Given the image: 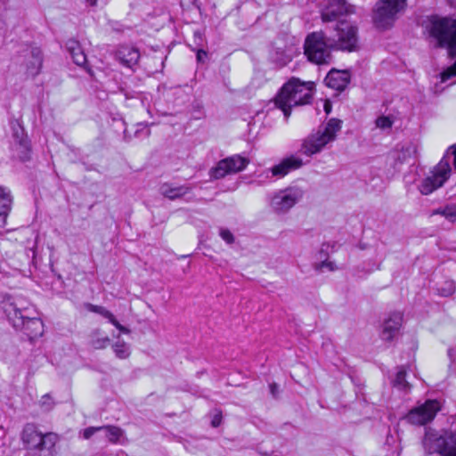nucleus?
Instances as JSON below:
<instances>
[{
	"instance_id": "obj_1",
	"label": "nucleus",
	"mask_w": 456,
	"mask_h": 456,
	"mask_svg": "<svg viewBox=\"0 0 456 456\" xmlns=\"http://www.w3.org/2000/svg\"><path fill=\"white\" fill-rule=\"evenodd\" d=\"M357 41V28L348 21L339 20L332 27V31L326 28L309 34L305 41V54L311 62L328 64L331 61V49L351 52L355 50Z\"/></svg>"
},
{
	"instance_id": "obj_2",
	"label": "nucleus",
	"mask_w": 456,
	"mask_h": 456,
	"mask_svg": "<svg viewBox=\"0 0 456 456\" xmlns=\"http://www.w3.org/2000/svg\"><path fill=\"white\" fill-rule=\"evenodd\" d=\"M0 307L14 330L24 334L29 340L43 335L44 324L39 313L26 298L20 296H4Z\"/></svg>"
},
{
	"instance_id": "obj_3",
	"label": "nucleus",
	"mask_w": 456,
	"mask_h": 456,
	"mask_svg": "<svg viewBox=\"0 0 456 456\" xmlns=\"http://www.w3.org/2000/svg\"><path fill=\"white\" fill-rule=\"evenodd\" d=\"M314 82H302L292 78L286 83L274 99L275 106L281 110L284 117L290 116L291 108L307 104L313 98Z\"/></svg>"
},
{
	"instance_id": "obj_4",
	"label": "nucleus",
	"mask_w": 456,
	"mask_h": 456,
	"mask_svg": "<svg viewBox=\"0 0 456 456\" xmlns=\"http://www.w3.org/2000/svg\"><path fill=\"white\" fill-rule=\"evenodd\" d=\"M341 125V120L330 118L327 123L319 126L302 141L300 152L307 157L321 152L326 145L336 140Z\"/></svg>"
},
{
	"instance_id": "obj_5",
	"label": "nucleus",
	"mask_w": 456,
	"mask_h": 456,
	"mask_svg": "<svg viewBox=\"0 0 456 456\" xmlns=\"http://www.w3.org/2000/svg\"><path fill=\"white\" fill-rule=\"evenodd\" d=\"M422 443L424 449L429 454L456 456V431H436L428 428L426 430Z\"/></svg>"
},
{
	"instance_id": "obj_6",
	"label": "nucleus",
	"mask_w": 456,
	"mask_h": 456,
	"mask_svg": "<svg viewBox=\"0 0 456 456\" xmlns=\"http://www.w3.org/2000/svg\"><path fill=\"white\" fill-rule=\"evenodd\" d=\"M428 30L430 36L436 39L439 47H446L449 55L456 57V19H433Z\"/></svg>"
},
{
	"instance_id": "obj_7",
	"label": "nucleus",
	"mask_w": 456,
	"mask_h": 456,
	"mask_svg": "<svg viewBox=\"0 0 456 456\" xmlns=\"http://www.w3.org/2000/svg\"><path fill=\"white\" fill-rule=\"evenodd\" d=\"M407 0H379L376 3L373 21L377 28H388L403 12Z\"/></svg>"
},
{
	"instance_id": "obj_8",
	"label": "nucleus",
	"mask_w": 456,
	"mask_h": 456,
	"mask_svg": "<svg viewBox=\"0 0 456 456\" xmlns=\"http://www.w3.org/2000/svg\"><path fill=\"white\" fill-rule=\"evenodd\" d=\"M304 196V191L299 187H288L274 193L270 200L272 210L277 214L287 213Z\"/></svg>"
},
{
	"instance_id": "obj_9",
	"label": "nucleus",
	"mask_w": 456,
	"mask_h": 456,
	"mask_svg": "<svg viewBox=\"0 0 456 456\" xmlns=\"http://www.w3.org/2000/svg\"><path fill=\"white\" fill-rule=\"evenodd\" d=\"M441 410V403L436 399H428L412 408L406 415V420L413 425L422 426L432 421Z\"/></svg>"
},
{
	"instance_id": "obj_10",
	"label": "nucleus",
	"mask_w": 456,
	"mask_h": 456,
	"mask_svg": "<svg viewBox=\"0 0 456 456\" xmlns=\"http://www.w3.org/2000/svg\"><path fill=\"white\" fill-rule=\"evenodd\" d=\"M17 61L20 66V71L27 77H35L42 69V52L38 47L27 46L18 57Z\"/></svg>"
},
{
	"instance_id": "obj_11",
	"label": "nucleus",
	"mask_w": 456,
	"mask_h": 456,
	"mask_svg": "<svg viewBox=\"0 0 456 456\" xmlns=\"http://www.w3.org/2000/svg\"><path fill=\"white\" fill-rule=\"evenodd\" d=\"M450 173V163L444 156L436 167L433 174L422 181L419 187L420 192L424 195L432 193L435 190L443 186L449 178Z\"/></svg>"
},
{
	"instance_id": "obj_12",
	"label": "nucleus",
	"mask_w": 456,
	"mask_h": 456,
	"mask_svg": "<svg viewBox=\"0 0 456 456\" xmlns=\"http://www.w3.org/2000/svg\"><path fill=\"white\" fill-rule=\"evenodd\" d=\"M248 164V159L240 155H233L220 160L216 167L209 170V175L213 179H221L226 175L244 170Z\"/></svg>"
},
{
	"instance_id": "obj_13",
	"label": "nucleus",
	"mask_w": 456,
	"mask_h": 456,
	"mask_svg": "<svg viewBox=\"0 0 456 456\" xmlns=\"http://www.w3.org/2000/svg\"><path fill=\"white\" fill-rule=\"evenodd\" d=\"M403 322V314L399 312L392 313L383 322L381 338L392 341L398 334Z\"/></svg>"
},
{
	"instance_id": "obj_14",
	"label": "nucleus",
	"mask_w": 456,
	"mask_h": 456,
	"mask_svg": "<svg viewBox=\"0 0 456 456\" xmlns=\"http://www.w3.org/2000/svg\"><path fill=\"white\" fill-rule=\"evenodd\" d=\"M304 165L300 157L290 155L284 158L279 164L271 168L272 175L276 177H283L289 172L300 168Z\"/></svg>"
},
{
	"instance_id": "obj_15",
	"label": "nucleus",
	"mask_w": 456,
	"mask_h": 456,
	"mask_svg": "<svg viewBox=\"0 0 456 456\" xmlns=\"http://www.w3.org/2000/svg\"><path fill=\"white\" fill-rule=\"evenodd\" d=\"M350 73L347 70H330L326 77L325 84L327 86L337 91H343L350 82Z\"/></svg>"
},
{
	"instance_id": "obj_16",
	"label": "nucleus",
	"mask_w": 456,
	"mask_h": 456,
	"mask_svg": "<svg viewBox=\"0 0 456 456\" xmlns=\"http://www.w3.org/2000/svg\"><path fill=\"white\" fill-rule=\"evenodd\" d=\"M115 57L123 66L132 68L137 64L140 53L134 46L120 45L116 51Z\"/></svg>"
},
{
	"instance_id": "obj_17",
	"label": "nucleus",
	"mask_w": 456,
	"mask_h": 456,
	"mask_svg": "<svg viewBox=\"0 0 456 456\" xmlns=\"http://www.w3.org/2000/svg\"><path fill=\"white\" fill-rule=\"evenodd\" d=\"M44 435L45 434L37 430V428L34 424L28 423L23 428L21 440L28 449L35 451L36 448L40 445Z\"/></svg>"
},
{
	"instance_id": "obj_18",
	"label": "nucleus",
	"mask_w": 456,
	"mask_h": 456,
	"mask_svg": "<svg viewBox=\"0 0 456 456\" xmlns=\"http://www.w3.org/2000/svg\"><path fill=\"white\" fill-rule=\"evenodd\" d=\"M59 440L57 434L46 433L44 435L40 445L34 451L37 456H56V444Z\"/></svg>"
},
{
	"instance_id": "obj_19",
	"label": "nucleus",
	"mask_w": 456,
	"mask_h": 456,
	"mask_svg": "<svg viewBox=\"0 0 456 456\" xmlns=\"http://www.w3.org/2000/svg\"><path fill=\"white\" fill-rule=\"evenodd\" d=\"M14 147L21 161L29 159L30 146L28 138L23 135V131L20 132V135L18 131L14 133Z\"/></svg>"
},
{
	"instance_id": "obj_20",
	"label": "nucleus",
	"mask_w": 456,
	"mask_h": 456,
	"mask_svg": "<svg viewBox=\"0 0 456 456\" xmlns=\"http://www.w3.org/2000/svg\"><path fill=\"white\" fill-rule=\"evenodd\" d=\"M98 430H104L106 437L111 443H119L124 436V431L118 427L108 426L100 428H87V438L93 436Z\"/></svg>"
},
{
	"instance_id": "obj_21",
	"label": "nucleus",
	"mask_w": 456,
	"mask_h": 456,
	"mask_svg": "<svg viewBox=\"0 0 456 456\" xmlns=\"http://www.w3.org/2000/svg\"><path fill=\"white\" fill-rule=\"evenodd\" d=\"M66 45L74 63L79 67H84L86 65V53L79 42L70 39Z\"/></svg>"
},
{
	"instance_id": "obj_22",
	"label": "nucleus",
	"mask_w": 456,
	"mask_h": 456,
	"mask_svg": "<svg viewBox=\"0 0 456 456\" xmlns=\"http://www.w3.org/2000/svg\"><path fill=\"white\" fill-rule=\"evenodd\" d=\"M12 197L10 191L5 187H0V226L6 224V217L11 210Z\"/></svg>"
},
{
	"instance_id": "obj_23",
	"label": "nucleus",
	"mask_w": 456,
	"mask_h": 456,
	"mask_svg": "<svg viewBox=\"0 0 456 456\" xmlns=\"http://www.w3.org/2000/svg\"><path fill=\"white\" fill-rule=\"evenodd\" d=\"M87 311H91V312H94V313L102 315L104 318L108 319L109 322L111 324H113L121 333H124V334L130 333V330L128 328L123 326L122 324H120L117 321V319L114 317V315L110 311L105 309L103 306L87 304Z\"/></svg>"
},
{
	"instance_id": "obj_24",
	"label": "nucleus",
	"mask_w": 456,
	"mask_h": 456,
	"mask_svg": "<svg viewBox=\"0 0 456 456\" xmlns=\"http://www.w3.org/2000/svg\"><path fill=\"white\" fill-rule=\"evenodd\" d=\"M159 191L164 197L175 200L190 192L191 188L187 185L173 187L168 183H164L161 185Z\"/></svg>"
},
{
	"instance_id": "obj_25",
	"label": "nucleus",
	"mask_w": 456,
	"mask_h": 456,
	"mask_svg": "<svg viewBox=\"0 0 456 456\" xmlns=\"http://www.w3.org/2000/svg\"><path fill=\"white\" fill-rule=\"evenodd\" d=\"M393 387L403 391H409L411 386L409 382L406 380V370L404 366H400L397 368V371L395 379L392 380Z\"/></svg>"
},
{
	"instance_id": "obj_26",
	"label": "nucleus",
	"mask_w": 456,
	"mask_h": 456,
	"mask_svg": "<svg viewBox=\"0 0 456 456\" xmlns=\"http://www.w3.org/2000/svg\"><path fill=\"white\" fill-rule=\"evenodd\" d=\"M109 343V337L100 330H95L90 335V344L94 349L105 348Z\"/></svg>"
},
{
	"instance_id": "obj_27",
	"label": "nucleus",
	"mask_w": 456,
	"mask_h": 456,
	"mask_svg": "<svg viewBox=\"0 0 456 456\" xmlns=\"http://www.w3.org/2000/svg\"><path fill=\"white\" fill-rule=\"evenodd\" d=\"M433 215H441L449 222L455 223L456 222V204H448L444 207H441L437 209H435L432 212V216Z\"/></svg>"
},
{
	"instance_id": "obj_28",
	"label": "nucleus",
	"mask_w": 456,
	"mask_h": 456,
	"mask_svg": "<svg viewBox=\"0 0 456 456\" xmlns=\"http://www.w3.org/2000/svg\"><path fill=\"white\" fill-rule=\"evenodd\" d=\"M346 11L344 4H339L338 7L335 9L332 5L328 6L325 10L322 12V20L327 21H332L334 20L339 14L343 13Z\"/></svg>"
},
{
	"instance_id": "obj_29",
	"label": "nucleus",
	"mask_w": 456,
	"mask_h": 456,
	"mask_svg": "<svg viewBox=\"0 0 456 456\" xmlns=\"http://www.w3.org/2000/svg\"><path fill=\"white\" fill-rule=\"evenodd\" d=\"M436 292L442 297H450L455 292V284L453 281L447 280L441 284H437Z\"/></svg>"
},
{
	"instance_id": "obj_30",
	"label": "nucleus",
	"mask_w": 456,
	"mask_h": 456,
	"mask_svg": "<svg viewBox=\"0 0 456 456\" xmlns=\"http://www.w3.org/2000/svg\"><path fill=\"white\" fill-rule=\"evenodd\" d=\"M115 355L119 359H126L130 355L129 346L124 341H118L112 346Z\"/></svg>"
},
{
	"instance_id": "obj_31",
	"label": "nucleus",
	"mask_w": 456,
	"mask_h": 456,
	"mask_svg": "<svg viewBox=\"0 0 456 456\" xmlns=\"http://www.w3.org/2000/svg\"><path fill=\"white\" fill-rule=\"evenodd\" d=\"M40 407L45 411H48L52 410L55 404L53 399L49 394H45L41 397V400L39 402Z\"/></svg>"
},
{
	"instance_id": "obj_32",
	"label": "nucleus",
	"mask_w": 456,
	"mask_h": 456,
	"mask_svg": "<svg viewBox=\"0 0 456 456\" xmlns=\"http://www.w3.org/2000/svg\"><path fill=\"white\" fill-rule=\"evenodd\" d=\"M376 126L380 129H388L393 126V120L390 117L387 116H380L376 119Z\"/></svg>"
},
{
	"instance_id": "obj_33",
	"label": "nucleus",
	"mask_w": 456,
	"mask_h": 456,
	"mask_svg": "<svg viewBox=\"0 0 456 456\" xmlns=\"http://www.w3.org/2000/svg\"><path fill=\"white\" fill-rule=\"evenodd\" d=\"M456 76V61L441 73L442 82H445Z\"/></svg>"
},
{
	"instance_id": "obj_34",
	"label": "nucleus",
	"mask_w": 456,
	"mask_h": 456,
	"mask_svg": "<svg viewBox=\"0 0 456 456\" xmlns=\"http://www.w3.org/2000/svg\"><path fill=\"white\" fill-rule=\"evenodd\" d=\"M219 235L228 244H232L234 241V237L228 229L221 228Z\"/></svg>"
},
{
	"instance_id": "obj_35",
	"label": "nucleus",
	"mask_w": 456,
	"mask_h": 456,
	"mask_svg": "<svg viewBox=\"0 0 456 456\" xmlns=\"http://www.w3.org/2000/svg\"><path fill=\"white\" fill-rule=\"evenodd\" d=\"M316 268L320 269V270H322V268H327L330 271H334L335 270V265H334V263H332L330 261L325 260V261H322V263H320L316 266Z\"/></svg>"
},
{
	"instance_id": "obj_36",
	"label": "nucleus",
	"mask_w": 456,
	"mask_h": 456,
	"mask_svg": "<svg viewBox=\"0 0 456 456\" xmlns=\"http://www.w3.org/2000/svg\"><path fill=\"white\" fill-rule=\"evenodd\" d=\"M207 52L202 50V49H200L198 50L197 52V61L199 62H203L205 61V59L207 58Z\"/></svg>"
},
{
	"instance_id": "obj_37",
	"label": "nucleus",
	"mask_w": 456,
	"mask_h": 456,
	"mask_svg": "<svg viewBox=\"0 0 456 456\" xmlns=\"http://www.w3.org/2000/svg\"><path fill=\"white\" fill-rule=\"evenodd\" d=\"M222 416L221 414H216L211 421L214 428H217L221 424Z\"/></svg>"
},
{
	"instance_id": "obj_38",
	"label": "nucleus",
	"mask_w": 456,
	"mask_h": 456,
	"mask_svg": "<svg viewBox=\"0 0 456 456\" xmlns=\"http://www.w3.org/2000/svg\"><path fill=\"white\" fill-rule=\"evenodd\" d=\"M448 355L456 363V346L448 350Z\"/></svg>"
},
{
	"instance_id": "obj_39",
	"label": "nucleus",
	"mask_w": 456,
	"mask_h": 456,
	"mask_svg": "<svg viewBox=\"0 0 456 456\" xmlns=\"http://www.w3.org/2000/svg\"><path fill=\"white\" fill-rule=\"evenodd\" d=\"M452 150V155H453V165H454V168L456 169V144L451 146L448 150V152L447 154L449 153V151Z\"/></svg>"
},
{
	"instance_id": "obj_40",
	"label": "nucleus",
	"mask_w": 456,
	"mask_h": 456,
	"mask_svg": "<svg viewBox=\"0 0 456 456\" xmlns=\"http://www.w3.org/2000/svg\"><path fill=\"white\" fill-rule=\"evenodd\" d=\"M270 391H271L272 395L273 396H275L277 392H278V385L275 384V383L271 384L270 385Z\"/></svg>"
},
{
	"instance_id": "obj_41",
	"label": "nucleus",
	"mask_w": 456,
	"mask_h": 456,
	"mask_svg": "<svg viewBox=\"0 0 456 456\" xmlns=\"http://www.w3.org/2000/svg\"><path fill=\"white\" fill-rule=\"evenodd\" d=\"M289 61H290V59L289 57H283V58H281L280 64L281 66H283V65L287 64Z\"/></svg>"
},
{
	"instance_id": "obj_42",
	"label": "nucleus",
	"mask_w": 456,
	"mask_h": 456,
	"mask_svg": "<svg viewBox=\"0 0 456 456\" xmlns=\"http://www.w3.org/2000/svg\"><path fill=\"white\" fill-rule=\"evenodd\" d=\"M97 0H87V4L91 6H94L96 4Z\"/></svg>"
},
{
	"instance_id": "obj_43",
	"label": "nucleus",
	"mask_w": 456,
	"mask_h": 456,
	"mask_svg": "<svg viewBox=\"0 0 456 456\" xmlns=\"http://www.w3.org/2000/svg\"><path fill=\"white\" fill-rule=\"evenodd\" d=\"M79 434H80V436H81L83 438H86V429L81 430V431L79 432Z\"/></svg>"
}]
</instances>
